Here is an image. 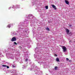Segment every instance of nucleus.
Returning a JSON list of instances; mask_svg holds the SVG:
<instances>
[{
  "instance_id": "39448f33",
  "label": "nucleus",
  "mask_w": 75,
  "mask_h": 75,
  "mask_svg": "<svg viewBox=\"0 0 75 75\" xmlns=\"http://www.w3.org/2000/svg\"><path fill=\"white\" fill-rule=\"evenodd\" d=\"M52 6L53 8H54V9L55 10H56V6L55 5H52Z\"/></svg>"
},
{
  "instance_id": "0eeeda50",
  "label": "nucleus",
  "mask_w": 75,
  "mask_h": 75,
  "mask_svg": "<svg viewBox=\"0 0 75 75\" xmlns=\"http://www.w3.org/2000/svg\"><path fill=\"white\" fill-rule=\"evenodd\" d=\"M46 30H47V31H50V29H49V28H46Z\"/></svg>"
},
{
  "instance_id": "2eb2a0df",
  "label": "nucleus",
  "mask_w": 75,
  "mask_h": 75,
  "mask_svg": "<svg viewBox=\"0 0 75 75\" xmlns=\"http://www.w3.org/2000/svg\"><path fill=\"white\" fill-rule=\"evenodd\" d=\"M6 67H7V68L8 69L9 68V66H7Z\"/></svg>"
},
{
  "instance_id": "f3484780",
  "label": "nucleus",
  "mask_w": 75,
  "mask_h": 75,
  "mask_svg": "<svg viewBox=\"0 0 75 75\" xmlns=\"http://www.w3.org/2000/svg\"><path fill=\"white\" fill-rule=\"evenodd\" d=\"M13 67H14V68L15 67V65H13Z\"/></svg>"
},
{
  "instance_id": "f257e3e1",
  "label": "nucleus",
  "mask_w": 75,
  "mask_h": 75,
  "mask_svg": "<svg viewBox=\"0 0 75 75\" xmlns=\"http://www.w3.org/2000/svg\"><path fill=\"white\" fill-rule=\"evenodd\" d=\"M66 32L67 33V34H69L70 35H72V33L69 32V30L68 29H66Z\"/></svg>"
},
{
  "instance_id": "20e7f679",
  "label": "nucleus",
  "mask_w": 75,
  "mask_h": 75,
  "mask_svg": "<svg viewBox=\"0 0 75 75\" xmlns=\"http://www.w3.org/2000/svg\"><path fill=\"white\" fill-rule=\"evenodd\" d=\"M65 1L66 4H69V2H68V1L67 0H65Z\"/></svg>"
},
{
  "instance_id": "6e6552de",
  "label": "nucleus",
  "mask_w": 75,
  "mask_h": 75,
  "mask_svg": "<svg viewBox=\"0 0 75 75\" xmlns=\"http://www.w3.org/2000/svg\"><path fill=\"white\" fill-rule=\"evenodd\" d=\"M46 9H48V6H45Z\"/></svg>"
},
{
  "instance_id": "ddd939ff",
  "label": "nucleus",
  "mask_w": 75,
  "mask_h": 75,
  "mask_svg": "<svg viewBox=\"0 0 75 75\" xmlns=\"http://www.w3.org/2000/svg\"><path fill=\"white\" fill-rule=\"evenodd\" d=\"M14 44L15 45H17V44L16 43V42H14Z\"/></svg>"
},
{
  "instance_id": "423d86ee",
  "label": "nucleus",
  "mask_w": 75,
  "mask_h": 75,
  "mask_svg": "<svg viewBox=\"0 0 75 75\" xmlns=\"http://www.w3.org/2000/svg\"><path fill=\"white\" fill-rule=\"evenodd\" d=\"M56 61H57V62H59V59L58 58H57Z\"/></svg>"
},
{
  "instance_id": "f03ea898",
  "label": "nucleus",
  "mask_w": 75,
  "mask_h": 75,
  "mask_svg": "<svg viewBox=\"0 0 75 75\" xmlns=\"http://www.w3.org/2000/svg\"><path fill=\"white\" fill-rule=\"evenodd\" d=\"M16 40H17L16 38V37H14L12 38L11 40V41L13 42V41H15Z\"/></svg>"
},
{
  "instance_id": "dca6fc26",
  "label": "nucleus",
  "mask_w": 75,
  "mask_h": 75,
  "mask_svg": "<svg viewBox=\"0 0 75 75\" xmlns=\"http://www.w3.org/2000/svg\"><path fill=\"white\" fill-rule=\"evenodd\" d=\"M66 60L67 61H68V60H69V59L68 58H66Z\"/></svg>"
},
{
  "instance_id": "4468645a",
  "label": "nucleus",
  "mask_w": 75,
  "mask_h": 75,
  "mask_svg": "<svg viewBox=\"0 0 75 75\" xmlns=\"http://www.w3.org/2000/svg\"><path fill=\"white\" fill-rule=\"evenodd\" d=\"M28 61V59H25V62H26V61Z\"/></svg>"
},
{
  "instance_id": "f8f14e48",
  "label": "nucleus",
  "mask_w": 75,
  "mask_h": 75,
  "mask_svg": "<svg viewBox=\"0 0 75 75\" xmlns=\"http://www.w3.org/2000/svg\"><path fill=\"white\" fill-rule=\"evenodd\" d=\"M19 48H20V49H21V48H22V47H21V46H19Z\"/></svg>"
},
{
  "instance_id": "9b49d317",
  "label": "nucleus",
  "mask_w": 75,
  "mask_h": 75,
  "mask_svg": "<svg viewBox=\"0 0 75 75\" xmlns=\"http://www.w3.org/2000/svg\"><path fill=\"white\" fill-rule=\"evenodd\" d=\"M8 28H10L11 26L9 25H8Z\"/></svg>"
},
{
  "instance_id": "7ed1b4c3",
  "label": "nucleus",
  "mask_w": 75,
  "mask_h": 75,
  "mask_svg": "<svg viewBox=\"0 0 75 75\" xmlns=\"http://www.w3.org/2000/svg\"><path fill=\"white\" fill-rule=\"evenodd\" d=\"M62 49L63 50L64 52H65L67 50V48H66V47H65L64 46H63Z\"/></svg>"
},
{
  "instance_id": "9d476101",
  "label": "nucleus",
  "mask_w": 75,
  "mask_h": 75,
  "mask_svg": "<svg viewBox=\"0 0 75 75\" xmlns=\"http://www.w3.org/2000/svg\"><path fill=\"white\" fill-rule=\"evenodd\" d=\"M2 66L4 67H7V65H2Z\"/></svg>"
},
{
  "instance_id": "1a4fd4ad",
  "label": "nucleus",
  "mask_w": 75,
  "mask_h": 75,
  "mask_svg": "<svg viewBox=\"0 0 75 75\" xmlns=\"http://www.w3.org/2000/svg\"><path fill=\"white\" fill-rule=\"evenodd\" d=\"M57 68H58V67H55L54 69L55 70H57Z\"/></svg>"
},
{
  "instance_id": "6ab92c4d",
  "label": "nucleus",
  "mask_w": 75,
  "mask_h": 75,
  "mask_svg": "<svg viewBox=\"0 0 75 75\" xmlns=\"http://www.w3.org/2000/svg\"><path fill=\"white\" fill-rule=\"evenodd\" d=\"M71 26H72V25H69V27H71Z\"/></svg>"
},
{
  "instance_id": "aec40b11",
  "label": "nucleus",
  "mask_w": 75,
  "mask_h": 75,
  "mask_svg": "<svg viewBox=\"0 0 75 75\" xmlns=\"http://www.w3.org/2000/svg\"><path fill=\"white\" fill-rule=\"evenodd\" d=\"M69 62H71V60H69Z\"/></svg>"
},
{
  "instance_id": "a211bd4d",
  "label": "nucleus",
  "mask_w": 75,
  "mask_h": 75,
  "mask_svg": "<svg viewBox=\"0 0 75 75\" xmlns=\"http://www.w3.org/2000/svg\"><path fill=\"white\" fill-rule=\"evenodd\" d=\"M54 56L55 57L56 56V57H57V55L56 54H54Z\"/></svg>"
},
{
  "instance_id": "412c9836",
  "label": "nucleus",
  "mask_w": 75,
  "mask_h": 75,
  "mask_svg": "<svg viewBox=\"0 0 75 75\" xmlns=\"http://www.w3.org/2000/svg\"><path fill=\"white\" fill-rule=\"evenodd\" d=\"M12 8H13V7H14V6H13V7H12Z\"/></svg>"
}]
</instances>
